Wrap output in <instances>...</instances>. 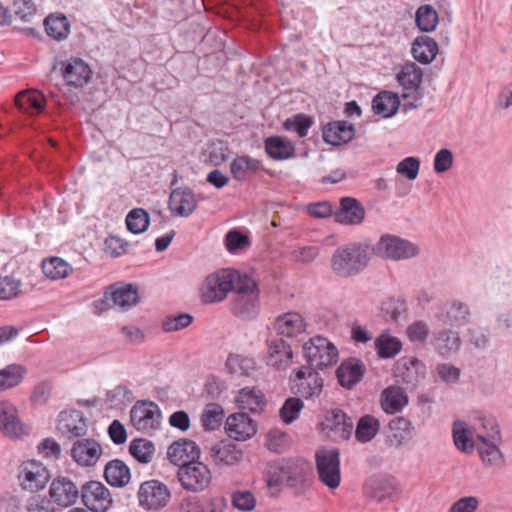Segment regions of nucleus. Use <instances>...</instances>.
Segmentation results:
<instances>
[{
	"mask_svg": "<svg viewBox=\"0 0 512 512\" xmlns=\"http://www.w3.org/2000/svg\"><path fill=\"white\" fill-rule=\"evenodd\" d=\"M416 24L423 32L433 31L438 24V14L430 5H423L416 11Z\"/></svg>",
	"mask_w": 512,
	"mask_h": 512,
	"instance_id": "obj_54",
	"label": "nucleus"
},
{
	"mask_svg": "<svg viewBox=\"0 0 512 512\" xmlns=\"http://www.w3.org/2000/svg\"><path fill=\"white\" fill-rule=\"evenodd\" d=\"M231 311L244 320L254 319L260 310L259 293L255 281L244 275L238 281L231 300Z\"/></svg>",
	"mask_w": 512,
	"mask_h": 512,
	"instance_id": "obj_2",
	"label": "nucleus"
},
{
	"mask_svg": "<svg viewBox=\"0 0 512 512\" xmlns=\"http://www.w3.org/2000/svg\"><path fill=\"white\" fill-rule=\"evenodd\" d=\"M371 252L383 260L405 261L419 255L420 248L398 235L386 233L371 247Z\"/></svg>",
	"mask_w": 512,
	"mask_h": 512,
	"instance_id": "obj_4",
	"label": "nucleus"
},
{
	"mask_svg": "<svg viewBox=\"0 0 512 512\" xmlns=\"http://www.w3.org/2000/svg\"><path fill=\"white\" fill-rule=\"evenodd\" d=\"M303 355L309 367L314 369L332 367L339 359L337 347L323 336H315L305 342Z\"/></svg>",
	"mask_w": 512,
	"mask_h": 512,
	"instance_id": "obj_5",
	"label": "nucleus"
},
{
	"mask_svg": "<svg viewBox=\"0 0 512 512\" xmlns=\"http://www.w3.org/2000/svg\"><path fill=\"white\" fill-rule=\"evenodd\" d=\"M312 120L305 114H297L293 118H289L284 122V128L287 131H293L299 137H305L308 134L309 128L312 126Z\"/></svg>",
	"mask_w": 512,
	"mask_h": 512,
	"instance_id": "obj_59",
	"label": "nucleus"
},
{
	"mask_svg": "<svg viewBox=\"0 0 512 512\" xmlns=\"http://www.w3.org/2000/svg\"><path fill=\"white\" fill-rule=\"evenodd\" d=\"M407 404L408 396L399 386H389L381 393V407L388 414L400 412Z\"/></svg>",
	"mask_w": 512,
	"mask_h": 512,
	"instance_id": "obj_33",
	"label": "nucleus"
},
{
	"mask_svg": "<svg viewBox=\"0 0 512 512\" xmlns=\"http://www.w3.org/2000/svg\"><path fill=\"white\" fill-rule=\"evenodd\" d=\"M423 73L420 67L413 62L405 63L397 74V81L403 89V98L412 100L405 103V107L415 109L421 105L420 85Z\"/></svg>",
	"mask_w": 512,
	"mask_h": 512,
	"instance_id": "obj_9",
	"label": "nucleus"
},
{
	"mask_svg": "<svg viewBox=\"0 0 512 512\" xmlns=\"http://www.w3.org/2000/svg\"><path fill=\"white\" fill-rule=\"evenodd\" d=\"M316 468L320 481L335 489L340 485V453L336 448H321L316 452Z\"/></svg>",
	"mask_w": 512,
	"mask_h": 512,
	"instance_id": "obj_6",
	"label": "nucleus"
},
{
	"mask_svg": "<svg viewBox=\"0 0 512 512\" xmlns=\"http://www.w3.org/2000/svg\"><path fill=\"white\" fill-rule=\"evenodd\" d=\"M294 394L309 400L318 398L324 388V379L311 367H301L291 378Z\"/></svg>",
	"mask_w": 512,
	"mask_h": 512,
	"instance_id": "obj_10",
	"label": "nucleus"
},
{
	"mask_svg": "<svg viewBox=\"0 0 512 512\" xmlns=\"http://www.w3.org/2000/svg\"><path fill=\"white\" fill-rule=\"evenodd\" d=\"M379 430V420L371 415H364L358 420L355 437L360 443H367L378 434Z\"/></svg>",
	"mask_w": 512,
	"mask_h": 512,
	"instance_id": "obj_48",
	"label": "nucleus"
},
{
	"mask_svg": "<svg viewBox=\"0 0 512 512\" xmlns=\"http://www.w3.org/2000/svg\"><path fill=\"white\" fill-rule=\"evenodd\" d=\"M264 360L267 366L278 371H284L288 369L292 364V348L283 339H268L267 352L265 354Z\"/></svg>",
	"mask_w": 512,
	"mask_h": 512,
	"instance_id": "obj_16",
	"label": "nucleus"
},
{
	"mask_svg": "<svg viewBox=\"0 0 512 512\" xmlns=\"http://www.w3.org/2000/svg\"><path fill=\"white\" fill-rule=\"evenodd\" d=\"M127 229L133 234H140L147 230L150 222L149 214L142 208L132 209L126 216Z\"/></svg>",
	"mask_w": 512,
	"mask_h": 512,
	"instance_id": "obj_53",
	"label": "nucleus"
},
{
	"mask_svg": "<svg viewBox=\"0 0 512 512\" xmlns=\"http://www.w3.org/2000/svg\"><path fill=\"white\" fill-rule=\"evenodd\" d=\"M137 498L139 506L147 511H159L165 508L171 499V492L166 484L152 479L141 483Z\"/></svg>",
	"mask_w": 512,
	"mask_h": 512,
	"instance_id": "obj_7",
	"label": "nucleus"
},
{
	"mask_svg": "<svg viewBox=\"0 0 512 512\" xmlns=\"http://www.w3.org/2000/svg\"><path fill=\"white\" fill-rule=\"evenodd\" d=\"M354 127L345 121L328 124L323 130V139L331 145H340L351 141L354 137Z\"/></svg>",
	"mask_w": 512,
	"mask_h": 512,
	"instance_id": "obj_34",
	"label": "nucleus"
},
{
	"mask_svg": "<svg viewBox=\"0 0 512 512\" xmlns=\"http://www.w3.org/2000/svg\"><path fill=\"white\" fill-rule=\"evenodd\" d=\"M364 373V365L355 358H350L342 362L336 371L339 384L346 389H352L359 383Z\"/></svg>",
	"mask_w": 512,
	"mask_h": 512,
	"instance_id": "obj_29",
	"label": "nucleus"
},
{
	"mask_svg": "<svg viewBox=\"0 0 512 512\" xmlns=\"http://www.w3.org/2000/svg\"><path fill=\"white\" fill-rule=\"evenodd\" d=\"M479 504V499L475 496L462 497L450 506L448 512H475Z\"/></svg>",
	"mask_w": 512,
	"mask_h": 512,
	"instance_id": "obj_64",
	"label": "nucleus"
},
{
	"mask_svg": "<svg viewBox=\"0 0 512 512\" xmlns=\"http://www.w3.org/2000/svg\"><path fill=\"white\" fill-rule=\"evenodd\" d=\"M48 36L55 40H63L70 33V23L65 15H49L44 21Z\"/></svg>",
	"mask_w": 512,
	"mask_h": 512,
	"instance_id": "obj_45",
	"label": "nucleus"
},
{
	"mask_svg": "<svg viewBox=\"0 0 512 512\" xmlns=\"http://www.w3.org/2000/svg\"><path fill=\"white\" fill-rule=\"evenodd\" d=\"M400 100L397 94L390 91L378 93L372 100V109L376 115L382 118H390L399 109Z\"/></svg>",
	"mask_w": 512,
	"mask_h": 512,
	"instance_id": "obj_37",
	"label": "nucleus"
},
{
	"mask_svg": "<svg viewBox=\"0 0 512 512\" xmlns=\"http://www.w3.org/2000/svg\"><path fill=\"white\" fill-rule=\"evenodd\" d=\"M193 322V316L188 313L168 317L162 324L165 332H175L188 327Z\"/></svg>",
	"mask_w": 512,
	"mask_h": 512,
	"instance_id": "obj_63",
	"label": "nucleus"
},
{
	"mask_svg": "<svg viewBox=\"0 0 512 512\" xmlns=\"http://www.w3.org/2000/svg\"><path fill=\"white\" fill-rule=\"evenodd\" d=\"M452 437L455 447L463 453H472L476 449L475 432L463 421H455L452 428Z\"/></svg>",
	"mask_w": 512,
	"mask_h": 512,
	"instance_id": "obj_32",
	"label": "nucleus"
},
{
	"mask_svg": "<svg viewBox=\"0 0 512 512\" xmlns=\"http://www.w3.org/2000/svg\"><path fill=\"white\" fill-rule=\"evenodd\" d=\"M236 403L240 409L252 413L261 412L266 404L263 393L255 387H244L239 390Z\"/></svg>",
	"mask_w": 512,
	"mask_h": 512,
	"instance_id": "obj_36",
	"label": "nucleus"
},
{
	"mask_svg": "<svg viewBox=\"0 0 512 512\" xmlns=\"http://www.w3.org/2000/svg\"><path fill=\"white\" fill-rule=\"evenodd\" d=\"M209 456L215 466H233L242 460L243 452L230 441H220L211 446Z\"/></svg>",
	"mask_w": 512,
	"mask_h": 512,
	"instance_id": "obj_22",
	"label": "nucleus"
},
{
	"mask_svg": "<svg viewBox=\"0 0 512 512\" xmlns=\"http://www.w3.org/2000/svg\"><path fill=\"white\" fill-rule=\"evenodd\" d=\"M368 243L352 242L339 246L331 257V269L335 275L348 278L361 273L371 259Z\"/></svg>",
	"mask_w": 512,
	"mask_h": 512,
	"instance_id": "obj_1",
	"label": "nucleus"
},
{
	"mask_svg": "<svg viewBox=\"0 0 512 512\" xmlns=\"http://www.w3.org/2000/svg\"><path fill=\"white\" fill-rule=\"evenodd\" d=\"M423 369L424 366L418 359L404 358L397 366L396 376L406 384L416 385L420 375H423Z\"/></svg>",
	"mask_w": 512,
	"mask_h": 512,
	"instance_id": "obj_42",
	"label": "nucleus"
},
{
	"mask_svg": "<svg viewBox=\"0 0 512 512\" xmlns=\"http://www.w3.org/2000/svg\"><path fill=\"white\" fill-rule=\"evenodd\" d=\"M242 277L233 269H222L207 276L200 289L202 302L217 303L223 301L228 292L235 291L238 281Z\"/></svg>",
	"mask_w": 512,
	"mask_h": 512,
	"instance_id": "obj_3",
	"label": "nucleus"
},
{
	"mask_svg": "<svg viewBox=\"0 0 512 512\" xmlns=\"http://www.w3.org/2000/svg\"><path fill=\"white\" fill-rule=\"evenodd\" d=\"M50 474L39 461L29 460L20 465L18 479L20 486L30 492H37L45 487Z\"/></svg>",
	"mask_w": 512,
	"mask_h": 512,
	"instance_id": "obj_13",
	"label": "nucleus"
},
{
	"mask_svg": "<svg viewBox=\"0 0 512 512\" xmlns=\"http://www.w3.org/2000/svg\"><path fill=\"white\" fill-rule=\"evenodd\" d=\"M233 506L241 511H252L256 506L254 494L248 490H237L231 496Z\"/></svg>",
	"mask_w": 512,
	"mask_h": 512,
	"instance_id": "obj_60",
	"label": "nucleus"
},
{
	"mask_svg": "<svg viewBox=\"0 0 512 512\" xmlns=\"http://www.w3.org/2000/svg\"><path fill=\"white\" fill-rule=\"evenodd\" d=\"M27 374V369L19 364H10L0 369V392L18 386Z\"/></svg>",
	"mask_w": 512,
	"mask_h": 512,
	"instance_id": "obj_44",
	"label": "nucleus"
},
{
	"mask_svg": "<svg viewBox=\"0 0 512 512\" xmlns=\"http://www.w3.org/2000/svg\"><path fill=\"white\" fill-rule=\"evenodd\" d=\"M283 469L287 470L286 480L291 486L304 485L310 470L309 465L305 462L287 463Z\"/></svg>",
	"mask_w": 512,
	"mask_h": 512,
	"instance_id": "obj_56",
	"label": "nucleus"
},
{
	"mask_svg": "<svg viewBox=\"0 0 512 512\" xmlns=\"http://www.w3.org/2000/svg\"><path fill=\"white\" fill-rule=\"evenodd\" d=\"M57 430L68 438L81 437L87 433V420L81 411H62L57 421Z\"/></svg>",
	"mask_w": 512,
	"mask_h": 512,
	"instance_id": "obj_21",
	"label": "nucleus"
},
{
	"mask_svg": "<svg viewBox=\"0 0 512 512\" xmlns=\"http://www.w3.org/2000/svg\"><path fill=\"white\" fill-rule=\"evenodd\" d=\"M0 431L10 438H20L29 433L28 427L18 419L16 407L7 401L0 402Z\"/></svg>",
	"mask_w": 512,
	"mask_h": 512,
	"instance_id": "obj_20",
	"label": "nucleus"
},
{
	"mask_svg": "<svg viewBox=\"0 0 512 512\" xmlns=\"http://www.w3.org/2000/svg\"><path fill=\"white\" fill-rule=\"evenodd\" d=\"M306 324L303 317L295 312L285 313L276 318L275 331L282 336L295 337L305 331Z\"/></svg>",
	"mask_w": 512,
	"mask_h": 512,
	"instance_id": "obj_31",
	"label": "nucleus"
},
{
	"mask_svg": "<svg viewBox=\"0 0 512 512\" xmlns=\"http://www.w3.org/2000/svg\"><path fill=\"white\" fill-rule=\"evenodd\" d=\"M267 155L275 161H284L295 156L294 144L282 136H270L264 140Z\"/></svg>",
	"mask_w": 512,
	"mask_h": 512,
	"instance_id": "obj_30",
	"label": "nucleus"
},
{
	"mask_svg": "<svg viewBox=\"0 0 512 512\" xmlns=\"http://www.w3.org/2000/svg\"><path fill=\"white\" fill-rule=\"evenodd\" d=\"M130 454L140 463L147 464L151 462L155 453L154 444L147 439H134L129 446Z\"/></svg>",
	"mask_w": 512,
	"mask_h": 512,
	"instance_id": "obj_52",
	"label": "nucleus"
},
{
	"mask_svg": "<svg viewBox=\"0 0 512 512\" xmlns=\"http://www.w3.org/2000/svg\"><path fill=\"white\" fill-rule=\"evenodd\" d=\"M334 216L338 223L359 225L365 218V209L357 199L343 197L340 199V207L334 212Z\"/></svg>",
	"mask_w": 512,
	"mask_h": 512,
	"instance_id": "obj_24",
	"label": "nucleus"
},
{
	"mask_svg": "<svg viewBox=\"0 0 512 512\" xmlns=\"http://www.w3.org/2000/svg\"><path fill=\"white\" fill-rule=\"evenodd\" d=\"M431 344L441 356L446 357L458 351L461 340L457 332L444 329L433 334Z\"/></svg>",
	"mask_w": 512,
	"mask_h": 512,
	"instance_id": "obj_35",
	"label": "nucleus"
},
{
	"mask_svg": "<svg viewBox=\"0 0 512 512\" xmlns=\"http://www.w3.org/2000/svg\"><path fill=\"white\" fill-rule=\"evenodd\" d=\"M500 443L501 438L477 441L476 450L484 467L500 469L504 466L505 457L499 448Z\"/></svg>",
	"mask_w": 512,
	"mask_h": 512,
	"instance_id": "obj_26",
	"label": "nucleus"
},
{
	"mask_svg": "<svg viewBox=\"0 0 512 512\" xmlns=\"http://www.w3.org/2000/svg\"><path fill=\"white\" fill-rule=\"evenodd\" d=\"M407 338L413 343H424L429 335L428 324L423 320H417L406 328Z\"/></svg>",
	"mask_w": 512,
	"mask_h": 512,
	"instance_id": "obj_62",
	"label": "nucleus"
},
{
	"mask_svg": "<svg viewBox=\"0 0 512 512\" xmlns=\"http://www.w3.org/2000/svg\"><path fill=\"white\" fill-rule=\"evenodd\" d=\"M104 297L111 300L115 307L125 311L137 304L139 297L137 289L131 285L110 286Z\"/></svg>",
	"mask_w": 512,
	"mask_h": 512,
	"instance_id": "obj_28",
	"label": "nucleus"
},
{
	"mask_svg": "<svg viewBox=\"0 0 512 512\" xmlns=\"http://www.w3.org/2000/svg\"><path fill=\"white\" fill-rule=\"evenodd\" d=\"M80 492L77 484L66 476L56 477L49 487L50 499L60 508H67L75 504Z\"/></svg>",
	"mask_w": 512,
	"mask_h": 512,
	"instance_id": "obj_14",
	"label": "nucleus"
},
{
	"mask_svg": "<svg viewBox=\"0 0 512 512\" xmlns=\"http://www.w3.org/2000/svg\"><path fill=\"white\" fill-rule=\"evenodd\" d=\"M15 104L21 111L36 115L43 111L45 98L36 90L23 91L16 96Z\"/></svg>",
	"mask_w": 512,
	"mask_h": 512,
	"instance_id": "obj_39",
	"label": "nucleus"
},
{
	"mask_svg": "<svg viewBox=\"0 0 512 512\" xmlns=\"http://www.w3.org/2000/svg\"><path fill=\"white\" fill-rule=\"evenodd\" d=\"M197 208L195 194L188 188L174 189L169 197V209L173 215L190 216Z\"/></svg>",
	"mask_w": 512,
	"mask_h": 512,
	"instance_id": "obj_25",
	"label": "nucleus"
},
{
	"mask_svg": "<svg viewBox=\"0 0 512 512\" xmlns=\"http://www.w3.org/2000/svg\"><path fill=\"white\" fill-rule=\"evenodd\" d=\"M397 489L394 477L376 475L369 478L364 485V494L376 501H382Z\"/></svg>",
	"mask_w": 512,
	"mask_h": 512,
	"instance_id": "obj_27",
	"label": "nucleus"
},
{
	"mask_svg": "<svg viewBox=\"0 0 512 512\" xmlns=\"http://www.w3.org/2000/svg\"><path fill=\"white\" fill-rule=\"evenodd\" d=\"M104 477L111 486L123 487L129 483L131 475L128 466L123 461L115 459L106 464Z\"/></svg>",
	"mask_w": 512,
	"mask_h": 512,
	"instance_id": "obj_41",
	"label": "nucleus"
},
{
	"mask_svg": "<svg viewBox=\"0 0 512 512\" xmlns=\"http://www.w3.org/2000/svg\"><path fill=\"white\" fill-rule=\"evenodd\" d=\"M225 365L228 372L236 377L250 376L256 369V362L252 357L239 354H230Z\"/></svg>",
	"mask_w": 512,
	"mask_h": 512,
	"instance_id": "obj_43",
	"label": "nucleus"
},
{
	"mask_svg": "<svg viewBox=\"0 0 512 512\" xmlns=\"http://www.w3.org/2000/svg\"><path fill=\"white\" fill-rule=\"evenodd\" d=\"M420 164L417 157L408 156L397 164L396 172L407 180L413 181L418 177Z\"/></svg>",
	"mask_w": 512,
	"mask_h": 512,
	"instance_id": "obj_58",
	"label": "nucleus"
},
{
	"mask_svg": "<svg viewBox=\"0 0 512 512\" xmlns=\"http://www.w3.org/2000/svg\"><path fill=\"white\" fill-rule=\"evenodd\" d=\"M469 315V307L465 303L453 301L447 306L445 313L439 316V319L450 325H463L468 322Z\"/></svg>",
	"mask_w": 512,
	"mask_h": 512,
	"instance_id": "obj_49",
	"label": "nucleus"
},
{
	"mask_svg": "<svg viewBox=\"0 0 512 512\" xmlns=\"http://www.w3.org/2000/svg\"><path fill=\"white\" fill-rule=\"evenodd\" d=\"M80 496L83 504L91 511L105 512L112 505L109 489L99 481H88L81 486Z\"/></svg>",
	"mask_w": 512,
	"mask_h": 512,
	"instance_id": "obj_12",
	"label": "nucleus"
},
{
	"mask_svg": "<svg viewBox=\"0 0 512 512\" xmlns=\"http://www.w3.org/2000/svg\"><path fill=\"white\" fill-rule=\"evenodd\" d=\"M134 399L132 391L125 385H117L106 394V402L111 408H121Z\"/></svg>",
	"mask_w": 512,
	"mask_h": 512,
	"instance_id": "obj_55",
	"label": "nucleus"
},
{
	"mask_svg": "<svg viewBox=\"0 0 512 512\" xmlns=\"http://www.w3.org/2000/svg\"><path fill=\"white\" fill-rule=\"evenodd\" d=\"M161 412L157 404L151 401H137L130 411L133 427L141 432L150 433L158 428Z\"/></svg>",
	"mask_w": 512,
	"mask_h": 512,
	"instance_id": "obj_11",
	"label": "nucleus"
},
{
	"mask_svg": "<svg viewBox=\"0 0 512 512\" xmlns=\"http://www.w3.org/2000/svg\"><path fill=\"white\" fill-rule=\"evenodd\" d=\"M262 168L261 161L249 156H237L230 164L232 176L237 181H245Z\"/></svg>",
	"mask_w": 512,
	"mask_h": 512,
	"instance_id": "obj_40",
	"label": "nucleus"
},
{
	"mask_svg": "<svg viewBox=\"0 0 512 512\" xmlns=\"http://www.w3.org/2000/svg\"><path fill=\"white\" fill-rule=\"evenodd\" d=\"M304 407V403L299 397H289L285 400L279 413L280 418L285 424H291L294 422Z\"/></svg>",
	"mask_w": 512,
	"mask_h": 512,
	"instance_id": "obj_57",
	"label": "nucleus"
},
{
	"mask_svg": "<svg viewBox=\"0 0 512 512\" xmlns=\"http://www.w3.org/2000/svg\"><path fill=\"white\" fill-rule=\"evenodd\" d=\"M375 349L382 359L395 357L402 349V342L399 338L388 333H382L375 340Z\"/></svg>",
	"mask_w": 512,
	"mask_h": 512,
	"instance_id": "obj_47",
	"label": "nucleus"
},
{
	"mask_svg": "<svg viewBox=\"0 0 512 512\" xmlns=\"http://www.w3.org/2000/svg\"><path fill=\"white\" fill-rule=\"evenodd\" d=\"M477 441H489L500 439L501 434L496 420L493 417L480 416L473 425Z\"/></svg>",
	"mask_w": 512,
	"mask_h": 512,
	"instance_id": "obj_46",
	"label": "nucleus"
},
{
	"mask_svg": "<svg viewBox=\"0 0 512 512\" xmlns=\"http://www.w3.org/2000/svg\"><path fill=\"white\" fill-rule=\"evenodd\" d=\"M177 477L184 490L198 493L204 491L209 486L212 474L206 464L196 460L181 465L178 469Z\"/></svg>",
	"mask_w": 512,
	"mask_h": 512,
	"instance_id": "obj_8",
	"label": "nucleus"
},
{
	"mask_svg": "<svg viewBox=\"0 0 512 512\" xmlns=\"http://www.w3.org/2000/svg\"><path fill=\"white\" fill-rule=\"evenodd\" d=\"M227 435L236 441H246L257 433V423L246 413H234L225 422Z\"/></svg>",
	"mask_w": 512,
	"mask_h": 512,
	"instance_id": "obj_18",
	"label": "nucleus"
},
{
	"mask_svg": "<svg viewBox=\"0 0 512 512\" xmlns=\"http://www.w3.org/2000/svg\"><path fill=\"white\" fill-rule=\"evenodd\" d=\"M21 292V282L10 276L0 277V300H10Z\"/></svg>",
	"mask_w": 512,
	"mask_h": 512,
	"instance_id": "obj_61",
	"label": "nucleus"
},
{
	"mask_svg": "<svg viewBox=\"0 0 512 512\" xmlns=\"http://www.w3.org/2000/svg\"><path fill=\"white\" fill-rule=\"evenodd\" d=\"M60 72L63 80L68 86L81 88L85 86L92 77L90 66L81 58L72 57L60 62Z\"/></svg>",
	"mask_w": 512,
	"mask_h": 512,
	"instance_id": "obj_15",
	"label": "nucleus"
},
{
	"mask_svg": "<svg viewBox=\"0 0 512 512\" xmlns=\"http://www.w3.org/2000/svg\"><path fill=\"white\" fill-rule=\"evenodd\" d=\"M322 425L328 436L336 441L349 439L354 429L352 419L338 409L327 413Z\"/></svg>",
	"mask_w": 512,
	"mask_h": 512,
	"instance_id": "obj_17",
	"label": "nucleus"
},
{
	"mask_svg": "<svg viewBox=\"0 0 512 512\" xmlns=\"http://www.w3.org/2000/svg\"><path fill=\"white\" fill-rule=\"evenodd\" d=\"M103 453L101 445L94 439H80L73 443L71 448L72 459L82 467L96 465Z\"/></svg>",
	"mask_w": 512,
	"mask_h": 512,
	"instance_id": "obj_19",
	"label": "nucleus"
},
{
	"mask_svg": "<svg viewBox=\"0 0 512 512\" xmlns=\"http://www.w3.org/2000/svg\"><path fill=\"white\" fill-rule=\"evenodd\" d=\"M411 52L418 62L429 64L435 59L438 53V45L436 41L429 36H419L414 40Z\"/></svg>",
	"mask_w": 512,
	"mask_h": 512,
	"instance_id": "obj_38",
	"label": "nucleus"
},
{
	"mask_svg": "<svg viewBox=\"0 0 512 512\" xmlns=\"http://www.w3.org/2000/svg\"><path fill=\"white\" fill-rule=\"evenodd\" d=\"M70 270V265L60 257H51L42 262L43 273L52 280L67 277Z\"/></svg>",
	"mask_w": 512,
	"mask_h": 512,
	"instance_id": "obj_50",
	"label": "nucleus"
},
{
	"mask_svg": "<svg viewBox=\"0 0 512 512\" xmlns=\"http://www.w3.org/2000/svg\"><path fill=\"white\" fill-rule=\"evenodd\" d=\"M224 417V410L217 403H209L205 406L201 415V423L205 431H213L220 427Z\"/></svg>",
	"mask_w": 512,
	"mask_h": 512,
	"instance_id": "obj_51",
	"label": "nucleus"
},
{
	"mask_svg": "<svg viewBox=\"0 0 512 512\" xmlns=\"http://www.w3.org/2000/svg\"><path fill=\"white\" fill-rule=\"evenodd\" d=\"M167 455L171 463L181 467L185 463L198 460L200 448L194 441L183 438L169 446Z\"/></svg>",
	"mask_w": 512,
	"mask_h": 512,
	"instance_id": "obj_23",
	"label": "nucleus"
}]
</instances>
